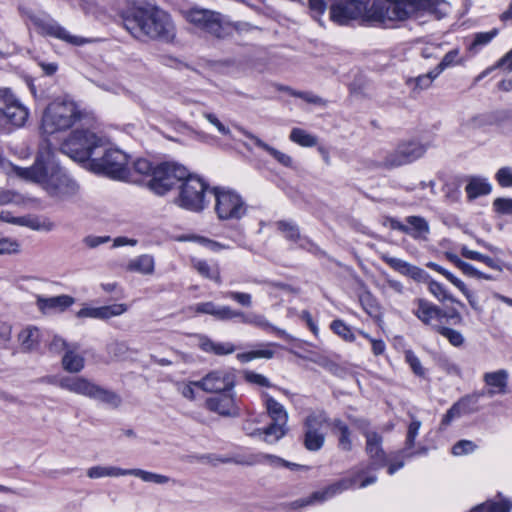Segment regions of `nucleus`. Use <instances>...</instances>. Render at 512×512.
Wrapping results in <instances>:
<instances>
[{"label":"nucleus","instance_id":"nucleus-31","mask_svg":"<svg viewBox=\"0 0 512 512\" xmlns=\"http://www.w3.org/2000/svg\"><path fill=\"white\" fill-rule=\"evenodd\" d=\"M366 453L375 463L385 461V453L382 449V437L377 432L368 431L365 433Z\"/></svg>","mask_w":512,"mask_h":512},{"label":"nucleus","instance_id":"nucleus-46","mask_svg":"<svg viewBox=\"0 0 512 512\" xmlns=\"http://www.w3.org/2000/svg\"><path fill=\"white\" fill-rule=\"evenodd\" d=\"M277 229L284 237L291 242L298 243L303 238L300 234L299 227L292 221L281 220L276 223Z\"/></svg>","mask_w":512,"mask_h":512},{"label":"nucleus","instance_id":"nucleus-1","mask_svg":"<svg viewBox=\"0 0 512 512\" xmlns=\"http://www.w3.org/2000/svg\"><path fill=\"white\" fill-rule=\"evenodd\" d=\"M11 169L17 176L39 183L49 195L59 199L70 198L79 190L78 184L55 161L47 143L41 145L33 166L22 168L11 165Z\"/></svg>","mask_w":512,"mask_h":512},{"label":"nucleus","instance_id":"nucleus-2","mask_svg":"<svg viewBox=\"0 0 512 512\" xmlns=\"http://www.w3.org/2000/svg\"><path fill=\"white\" fill-rule=\"evenodd\" d=\"M124 28L136 39L144 38L172 43L176 26L171 15L152 4L133 7L123 15Z\"/></svg>","mask_w":512,"mask_h":512},{"label":"nucleus","instance_id":"nucleus-9","mask_svg":"<svg viewBox=\"0 0 512 512\" xmlns=\"http://www.w3.org/2000/svg\"><path fill=\"white\" fill-rule=\"evenodd\" d=\"M215 198L214 210L219 220H240L247 213V204L234 190L215 187L211 191Z\"/></svg>","mask_w":512,"mask_h":512},{"label":"nucleus","instance_id":"nucleus-6","mask_svg":"<svg viewBox=\"0 0 512 512\" xmlns=\"http://www.w3.org/2000/svg\"><path fill=\"white\" fill-rule=\"evenodd\" d=\"M104 151L101 157H93L90 161V168L96 173H103L110 178L128 180L132 177V170L128 165V156L120 149L101 147Z\"/></svg>","mask_w":512,"mask_h":512},{"label":"nucleus","instance_id":"nucleus-3","mask_svg":"<svg viewBox=\"0 0 512 512\" xmlns=\"http://www.w3.org/2000/svg\"><path fill=\"white\" fill-rule=\"evenodd\" d=\"M86 116L74 101L57 99L45 109L41 127L44 133L53 134L71 128Z\"/></svg>","mask_w":512,"mask_h":512},{"label":"nucleus","instance_id":"nucleus-63","mask_svg":"<svg viewBox=\"0 0 512 512\" xmlns=\"http://www.w3.org/2000/svg\"><path fill=\"white\" fill-rule=\"evenodd\" d=\"M71 344L72 343L66 342L59 336H54L48 345V349L51 353L54 354L66 353V351L69 350Z\"/></svg>","mask_w":512,"mask_h":512},{"label":"nucleus","instance_id":"nucleus-21","mask_svg":"<svg viewBox=\"0 0 512 512\" xmlns=\"http://www.w3.org/2000/svg\"><path fill=\"white\" fill-rule=\"evenodd\" d=\"M416 308L413 314L425 325L431 326L434 330V325H439L438 322L445 316V313L438 306L430 303L429 301L418 298L414 301Z\"/></svg>","mask_w":512,"mask_h":512},{"label":"nucleus","instance_id":"nucleus-55","mask_svg":"<svg viewBox=\"0 0 512 512\" xmlns=\"http://www.w3.org/2000/svg\"><path fill=\"white\" fill-rule=\"evenodd\" d=\"M285 91L289 92L290 95L294 97L303 99L307 103L314 105H325V101L321 97L313 94L312 92L296 91L290 88H285Z\"/></svg>","mask_w":512,"mask_h":512},{"label":"nucleus","instance_id":"nucleus-17","mask_svg":"<svg viewBox=\"0 0 512 512\" xmlns=\"http://www.w3.org/2000/svg\"><path fill=\"white\" fill-rule=\"evenodd\" d=\"M425 151V147L418 142L401 143L394 151L386 155L384 160L379 163V166L393 169L407 165L423 156Z\"/></svg>","mask_w":512,"mask_h":512},{"label":"nucleus","instance_id":"nucleus-15","mask_svg":"<svg viewBox=\"0 0 512 512\" xmlns=\"http://www.w3.org/2000/svg\"><path fill=\"white\" fill-rule=\"evenodd\" d=\"M329 419L324 412H313L304 420L303 444L309 451L320 450L325 442V428Z\"/></svg>","mask_w":512,"mask_h":512},{"label":"nucleus","instance_id":"nucleus-7","mask_svg":"<svg viewBox=\"0 0 512 512\" xmlns=\"http://www.w3.org/2000/svg\"><path fill=\"white\" fill-rule=\"evenodd\" d=\"M381 259L399 274L409 277L419 283H427L429 292L439 301H452L453 297L446 288L439 282L432 280L430 275L422 268L400 258L392 257L388 254H382Z\"/></svg>","mask_w":512,"mask_h":512},{"label":"nucleus","instance_id":"nucleus-39","mask_svg":"<svg viewBox=\"0 0 512 512\" xmlns=\"http://www.w3.org/2000/svg\"><path fill=\"white\" fill-rule=\"evenodd\" d=\"M470 402V397H464L457 401L456 403H454L443 416L441 425L448 426L455 418L460 417L462 414L471 412V409L469 408Z\"/></svg>","mask_w":512,"mask_h":512},{"label":"nucleus","instance_id":"nucleus-25","mask_svg":"<svg viewBox=\"0 0 512 512\" xmlns=\"http://www.w3.org/2000/svg\"><path fill=\"white\" fill-rule=\"evenodd\" d=\"M128 310L126 304H112L101 307H84L79 310L77 316L79 318H95L106 320L111 317L119 316Z\"/></svg>","mask_w":512,"mask_h":512},{"label":"nucleus","instance_id":"nucleus-58","mask_svg":"<svg viewBox=\"0 0 512 512\" xmlns=\"http://www.w3.org/2000/svg\"><path fill=\"white\" fill-rule=\"evenodd\" d=\"M426 266L441 275H443L448 281H450L455 287H461L463 286V281L454 276L452 273H450L448 270L444 269L440 265H438L435 262H428L426 263Z\"/></svg>","mask_w":512,"mask_h":512},{"label":"nucleus","instance_id":"nucleus-23","mask_svg":"<svg viewBox=\"0 0 512 512\" xmlns=\"http://www.w3.org/2000/svg\"><path fill=\"white\" fill-rule=\"evenodd\" d=\"M195 313L208 314L221 321H228L242 316V312L232 309L230 306L217 305L214 302L197 303L192 308Z\"/></svg>","mask_w":512,"mask_h":512},{"label":"nucleus","instance_id":"nucleus-26","mask_svg":"<svg viewBox=\"0 0 512 512\" xmlns=\"http://www.w3.org/2000/svg\"><path fill=\"white\" fill-rule=\"evenodd\" d=\"M42 332L36 326H26L18 334V343L22 352H37L41 346Z\"/></svg>","mask_w":512,"mask_h":512},{"label":"nucleus","instance_id":"nucleus-35","mask_svg":"<svg viewBox=\"0 0 512 512\" xmlns=\"http://www.w3.org/2000/svg\"><path fill=\"white\" fill-rule=\"evenodd\" d=\"M332 431L338 436V446L343 451L352 449L351 431L349 427L340 419H334L331 422Z\"/></svg>","mask_w":512,"mask_h":512},{"label":"nucleus","instance_id":"nucleus-50","mask_svg":"<svg viewBox=\"0 0 512 512\" xmlns=\"http://www.w3.org/2000/svg\"><path fill=\"white\" fill-rule=\"evenodd\" d=\"M92 399L99 400L112 407H118L121 403V398L116 393L106 390L98 385L97 391H95V394Z\"/></svg>","mask_w":512,"mask_h":512},{"label":"nucleus","instance_id":"nucleus-45","mask_svg":"<svg viewBox=\"0 0 512 512\" xmlns=\"http://www.w3.org/2000/svg\"><path fill=\"white\" fill-rule=\"evenodd\" d=\"M465 190L468 197L473 199L490 193L491 186L484 179L472 178L467 184Z\"/></svg>","mask_w":512,"mask_h":512},{"label":"nucleus","instance_id":"nucleus-48","mask_svg":"<svg viewBox=\"0 0 512 512\" xmlns=\"http://www.w3.org/2000/svg\"><path fill=\"white\" fill-rule=\"evenodd\" d=\"M434 330L445 337L449 343L455 347H460L464 344L465 338L461 332L441 325H434Z\"/></svg>","mask_w":512,"mask_h":512},{"label":"nucleus","instance_id":"nucleus-42","mask_svg":"<svg viewBox=\"0 0 512 512\" xmlns=\"http://www.w3.org/2000/svg\"><path fill=\"white\" fill-rule=\"evenodd\" d=\"M476 512H511L512 502L508 499L488 500L474 507Z\"/></svg>","mask_w":512,"mask_h":512},{"label":"nucleus","instance_id":"nucleus-24","mask_svg":"<svg viewBox=\"0 0 512 512\" xmlns=\"http://www.w3.org/2000/svg\"><path fill=\"white\" fill-rule=\"evenodd\" d=\"M351 482H335L329 485L327 488L321 491H316L312 493V495L306 499L296 500L292 503V508L304 507L310 504L322 503L335 495L343 492L350 488L348 484Z\"/></svg>","mask_w":512,"mask_h":512},{"label":"nucleus","instance_id":"nucleus-8","mask_svg":"<svg viewBox=\"0 0 512 512\" xmlns=\"http://www.w3.org/2000/svg\"><path fill=\"white\" fill-rule=\"evenodd\" d=\"M179 185V194L175 203L186 210L202 211L209 203L206 199L208 185L198 176L189 175L182 179Z\"/></svg>","mask_w":512,"mask_h":512},{"label":"nucleus","instance_id":"nucleus-16","mask_svg":"<svg viewBox=\"0 0 512 512\" xmlns=\"http://www.w3.org/2000/svg\"><path fill=\"white\" fill-rule=\"evenodd\" d=\"M30 19L41 34L55 37L74 46H82L90 42L87 38L72 35L48 15H32Z\"/></svg>","mask_w":512,"mask_h":512},{"label":"nucleus","instance_id":"nucleus-64","mask_svg":"<svg viewBox=\"0 0 512 512\" xmlns=\"http://www.w3.org/2000/svg\"><path fill=\"white\" fill-rule=\"evenodd\" d=\"M496 179L500 186H512V167H502L496 173Z\"/></svg>","mask_w":512,"mask_h":512},{"label":"nucleus","instance_id":"nucleus-20","mask_svg":"<svg viewBox=\"0 0 512 512\" xmlns=\"http://www.w3.org/2000/svg\"><path fill=\"white\" fill-rule=\"evenodd\" d=\"M221 394V396L210 397L206 400L207 409L224 417L239 416L240 411L233 394L231 392Z\"/></svg>","mask_w":512,"mask_h":512},{"label":"nucleus","instance_id":"nucleus-37","mask_svg":"<svg viewBox=\"0 0 512 512\" xmlns=\"http://www.w3.org/2000/svg\"><path fill=\"white\" fill-rule=\"evenodd\" d=\"M440 74L434 68L426 74L419 75L417 77L408 78L406 84L411 87L413 93H419L431 87L433 81Z\"/></svg>","mask_w":512,"mask_h":512},{"label":"nucleus","instance_id":"nucleus-19","mask_svg":"<svg viewBox=\"0 0 512 512\" xmlns=\"http://www.w3.org/2000/svg\"><path fill=\"white\" fill-rule=\"evenodd\" d=\"M396 0H371L364 13V24L386 25L388 22L402 21L396 17Z\"/></svg>","mask_w":512,"mask_h":512},{"label":"nucleus","instance_id":"nucleus-30","mask_svg":"<svg viewBox=\"0 0 512 512\" xmlns=\"http://www.w3.org/2000/svg\"><path fill=\"white\" fill-rule=\"evenodd\" d=\"M199 348L206 353H212L217 356L232 354L235 351L234 344L230 342H216L207 336H199Z\"/></svg>","mask_w":512,"mask_h":512},{"label":"nucleus","instance_id":"nucleus-41","mask_svg":"<svg viewBox=\"0 0 512 512\" xmlns=\"http://www.w3.org/2000/svg\"><path fill=\"white\" fill-rule=\"evenodd\" d=\"M192 266L201 276L213 280L216 283L221 282L220 272L216 265H210L205 260L193 259Z\"/></svg>","mask_w":512,"mask_h":512},{"label":"nucleus","instance_id":"nucleus-10","mask_svg":"<svg viewBox=\"0 0 512 512\" xmlns=\"http://www.w3.org/2000/svg\"><path fill=\"white\" fill-rule=\"evenodd\" d=\"M371 0H329V15L332 22L348 26L353 21L364 24V13Z\"/></svg>","mask_w":512,"mask_h":512},{"label":"nucleus","instance_id":"nucleus-4","mask_svg":"<svg viewBox=\"0 0 512 512\" xmlns=\"http://www.w3.org/2000/svg\"><path fill=\"white\" fill-rule=\"evenodd\" d=\"M180 14L194 28L211 36L225 38L230 35L231 24L218 11L194 5L181 9Z\"/></svg>","mask_w":512,"mask_h":512},{"label":"nucleus","instance_id":"nucleus-38","mask_svg":"<svg viewBox=\"0 0 512 512\" xmlns=\"http://www.w3.org/2000/svg\"><path fill=\"white\" fill-rule=\"evenodd\" d=\"M239 318L245 324H250V325H253V326L263 329V330L273 331L279 336L286 335V332L284 330L277 328L276 326L271 324L263 315H260V314L246 315L242 312V316H240Z\"/></svg>","mask_w":512,"mask_h":512},{"label":"nucleus","instance_id":"nucleus-11","mask_svg":"<svg viewBox=\"0 0 512 512\" xmlns=\"http://www.w3.org/2000/svg\"><path fill=\"white\" fill-rule=\"evenodd\" d=\"M187 176V169L176 163H162L153 169L149 188L157 195H164Z\"/></svg>","mask_w":512,"mask_h":512},{"label":"nucleus","instance_id":"nucleus-22","mask_svg":"<svg viewBox=\"0 0 512 512\" xmlns=\"http://www.w3.org/2000/svg\"><path fill=\"white\" fill-rule=\"evenodd\" d=\"M58 386L61 389L67 390L71 393L89 398H93L95 391H97V384L81 376L62 377L58 381Z\"/></svg>","mask_w":512,"mask_h":512},{"label":"nucleus","instance_id":"nucleus-62","mask_svg":"<svg viewBox=\"0 0 512 512\" xmlns=\"http://www.w3.org/2000/svg\"><path fill=\"white\" fill-rule=\"evenodd\" d=\"M241 132L243 133L244 136L251 139L254 142L256 147H258V148L262 149L263 151H265L266 153H268L272 158L274 157V154L277 151L276 148L265 143L260 138H258L257 136H255L254 134L250 133L249 131H247L245 129H241Z\"/></svg>","mask_w":512,"mask_h":512},{"label":"nucleus","instance_id":"nucleus-59","mask_svg":"<svg viewBox=\"0 0 512 512\" xmlns=\"http://www.w3.org/2000/svg\"><path fill=\"white\" fill-rule=\"evenodd\" d=\"M155 167L152 163L144 158H139L133 163V171L139 175L150 176Z\"/></svg>","mask_w":512,"mask_h":512},{"label":"nucleus","instance_id":"nucleus-28","mask_svg":"<svg viewBox=\"0 0 512 512\" xmlns=\"http://www.w3.org/2000/svg\"><path fill=\"white\" fill-rule=\"evenodd\" d=\"M80 345L72 343L62 357V367L69 373H79L85 366L84 357L79 354Z\"/></svg>","mask_w":512,"mask_h":512},{"label":"nucleus","instance_id":"nucleus-14","mask_svg":"<svg viewBox=\"0 0 512 512\" xmlns=\"http://www.w3.org/2000/svg\"><path fill=\"white\" fill-rule=\"evenodd\" d=\"M193 383L207 393H229L235 387L236 374L230 368H217Z\"/></svg>","mask_w":512,"mask_h":512},{"label":"nucleus","instance_id":"nucleus-18","mask_svg":"<svg viewBox=\"0 0 512 512\" xmlns=\"http://www.w3.org/2000/svg\"><path fill=\"white\" fill-rule=\"evenodd\" d=\"M88 478H118V477H134L142 480H168L165 476L154 474L141 469H122L116 466H93L86 472Z\"/></svg>","mask_w":512,"mask_h":512},{"label":"nucleus","instance_id":"nucleus-32","mask_svg":"<svg viewBox=\"0 0 512 512\" xmlns=\"http://www.w3.org/2000/svg\"><path fill=\"white\" fill-rule=\"evenodd\" d=\"M1 218L9 223H13L19 226H26L33 230H46L50 231L53 229L54 225L51 222L43 221L41 222L38 218L22 216V217H10L9 214L2 213Z\"/></svg>","mask_w":512,"mask_h":512},{"label":"nucleus","instance_id":"nucleus-43","mask_svg":"<svg viewBox=\"0 0 512 512\" xmlns=\"http://www.w3.org/2000/svg\"><path fill=\"white\" fill-rule=\"evenodd\" d=\"M499 33L497 28L487 32H478L474 34L473 40L468 46V50L477 53L482 47L488 45Z\"/></svg>","mask_w":512,"mask_h":512},{"label":"nucleus","instance_id":"nucleus-52","mask_svg":"<svg viewBox=\"0 0 512 512\" xmlns=\"http://www.w3.org/2000/svg\"><path fill=\"white\" fill-rule=\"evenodd\" d=\"M223 298L231 299L243 307L252 306V295L245 292L227 291L222 293Z\"/></svg>","mask_w":512,"mask_h":512},{"label":"nucleus","instance_id":"nucleus-51","mask_svg":"<svg viewBox=\"0 0 512 512\" xmlns=\"http://www.w3.org/2000/svg\"><path fill=\"white\" fill-rule=\"evenodd\" d=\"M128 345L124 341H112L106 347V351L109 356L113 359H121L125 357L128 353Z\"/></svg>","mask_w":512,"mask_h":512},{"label":"nucleus","instance_id":"nucleus-61","mask_svg":"<svg viewBox=\"0 0 512 512\" xmlns=\"http://www.w3.org/2000/svg\"><path fill=\"white\" fill-rule=\"evenodd\" d=\"M241 132L243 133L244 136L251 139L254 142L256 147H258V148L262 149L263 151H265L266 153H268L272 158L274 157V154L277 151L276 148L265 143L260 138H258L257 136H255L254 134L250 133L249 131H247L245 129H241Z\"/></svg>","mask_w":512,"mask_h":512},{"label":"nucleus","instance_id":"nucleus-13","mask_svg":"<svg viewBox=\"0 0 512 512\" xmlns=\"http://www.w3.org/2000/svg\"><path fill=\"white\" fill-rule=\"evenodd\" d=\"M395 6L396 17L403 21L423 13L434 15L437 19L446 14L444 0H396Z\"/></svg>","mask_w":512,"mask_h":512},{"label":"nucleus","instance_id":"nucleus-44","mask_svg":"<svg viewBox=\"0 0 512 512\" xmlns=\"http://www.w3.org/2000/svg\"><path fill=\"white\" fill-rule=\"evenodd\" d=\"M289 139L302 147H313L318 143L316 136L301 128H293L290 132Z\"/></svg>","mask_w":512,"mask_h":512},{"label":"nucleus","instance_id":"nucleus-56","mask_svg":"<svg viewBox=\"0 0 512 512\" xmlns=\"http://www.w3.org/2000/svg\"><path fill=\"white\" fill-rule=\"evenodd\" d=\"M309 9L312 17L322 24L321 16L327 9L328 2L326 0H308Z\"/></svg>","mask_w":512,"mask_h":512},{"label":"nucleus","instance_id":"nucleus-27","mask_svg":"<svg viewBox=\"0 0 512 512\" xmlns=\"http://www.w3.org/2000/svg\"><path fill=\"white\" fill-rule=\"evenodd\" d=\"M508 378L509 373L505 369L485 373L483 375V381L486 385L491 387L488 391V395L506 394L508 392Z\"/></svg>","mask_w":512,"mask_h":512},{"label":"nucleus","instance_id":"nucleus-49","mask_svg":"<svg viewBox=\"0 0 512 512\" xmlns=\"http://www.w3.org/2000/svg\"><path fill=\"white\" fill-rule=\"evenodd\" d=\"M460 50L458 48L452 49L445 54L440 63L435 67L437 72L441 74L445 69L463 64V60L459 57Z\"/></svg>","mask_w":512,"mask_h":512},{"label":"nucleus","instance_id":"nucleus-29","mask_svg":"<svg viewBox=\"0 0 512 512\" xmlns=\"http://www.w3.org/2000/svg\"><path fill=\"white\" fill-rule=\"evenodd\" d=\"M74 303V299L68 295H59L55 297H37L38 308L47 313L50 311H64Z\"/></svg>","mask_w":512,"mask_h":512},{"label":"nucleus","instance_id":"nucleus-5","mask_svg":"<svg viewBox=\"0 0 512 512\" xmlns=\"http://www.w3.org/2000/svg\"><path fill=\"white\" fill-rule=\"evenodd\" d=\"M105 146V139L94 132L84 129H76L62 142V153L75 161L92 159L96 150Z\"/></svg>","mask_w":512,"mask_h":512},{"label":"nucleus","instance_id":"nucleus-36","mask_svg":"<svg viewBox=\"0 0 512 512\" xmlns=\"http://www.w3.org/2000/svg\"><path fill=\"white\" fill-rule=\"evenodd\" d=\"M405 220L407 225L410 227V232H406V234L410 235L414 239H426V236L430 232V227L423 217L408 216Z\"/></svg>","mask_w":512,"mask_h":512},{"label":"nucleus","instance_id":"nucleus-54","mask_svg":"<svg viewBox=\"0 0 512 512\" xmlns=\"http://www.w3.org/2000/svg\"><path fill=\"white\" fill-rule=\"evenodd\" d=\"M331 329L332 331L337 334L338 336L342 337L346 341H354L355 336L351 329L341 320H334L331 323Z\"/></svg>","mask_w":512,"mask_h":512},{"label":"nucleus","instance_id":"nucleus-40","mask_svg":"<svg viewBox=\"0 0 512 512\" xmlns=\"http://www.w3.org/2000/svg\"><path fill=\"white\" fill-rule=\"evenodd\" d=\"M266 409L272 422L286 424L288 422V413L279 402L273 397L266 395L265 400Z\"/></svg>","mask_w":512,"mask_h":512},{"label":"nucleus","instance_id":"nucleus-33","mask_svg":"<svg viewBox=\"0 0 512 512\" xmlns=\"http://www.w3.org/2000/svg\"><path fill=\"white\" fill-rule=\"evenodd\" d=\"M155 269V261L151 255L143 254L134 259H131L127 265L126 270L129 272H136L143 275L153 274Z\"/></svg>","mask_w":512,"mask_h":512},{"label":"nucleus","instance_id":"nucleus-12","mask_svg":"<svg viewBox=\"0 0 512 512\" xmlns=\"http://www.w3.org/2000/svg\"><path fill=\"white\" fill-rule=\"evenodd\" d=\"M28 117V108L11 89L0 88V122L19 128L25 125Z\"/></svg>","mask_w":512,"mask_h":512},{"label":"nucleus","instance_id":"nucleus-57","mask_svg":"<svg viewBox=\"0 0 512 512\" xmlns=\"http://www.w3.org/2000/svg\"><path fill=\"white\" fill-rule=\"evenodd\" d=\"M405 360L409 364L410 368L417 376H424L425 369L423 368L420 359L411 350L405 352Z\"/></svg>","mask_w":512,"mask_h":512},{"label":"nucleus","instance_id":"nucleus-34","mask_svg":"<svg viewBox=\"0 0 512 512\" xmlns=\"http://www.w3.org/2000/svg\"><path fill=\"white\" fill-rule=\"evenodd\" d=\"M287 432V425L281 423L272 422L265 429H257L253 433L252 436H258L262 438L265 442L272 444L280 440Z\"/></svg>","mask_w":512,"mask_h":512},{"label":"nucleus","instance_id":"nucleus-60","mask_svg":"<svg viewBox=\"0 0 512 512\" xmlns=\"http://www.w3.org/2000/svg\"><path fill=\"white\" fill-rule=\"evenodd\" d=\"M493 208L498 214L512 216V198H496L493 201Z\"/></svg>","mask_w":512,"mask_h":512},{"label":"nucleus","instance_id":"nucleus-53","mask_svg":"<svg viewBox=\"0 0 512 512\" xmlns=\"http://www.w3.org/2000/svg\"><path fill=\"white\" fill-rule=\"evenodd\" d=\"M477 449V445L470 440H460L452 447V454L454 456H463L473 453Z\"/></svg>","mask_w":512,"mask_h":512},{"label":"nucleus","instance_id":"nucleus-47","mask_svg":"<svg viewBox=\"0 0 512 512\" xmlns=\"http://www.w3.org/2000/svg\"><path fill=\"white\" fill-rule=\"evenodd\" d=\"M421 427V421L418 419L413 418L411 423L408 426L406 441H405V448L403 449L402 453L405 456H412L414 455V452L411 450L414 447L415 439L418 435L419 429Z\"/></svg>","mask_w":512,"mask_h":512}]
</instances>
